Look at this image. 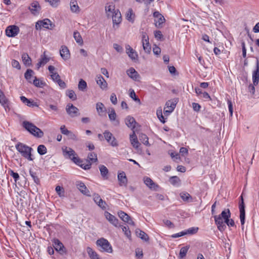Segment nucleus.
<instances>
[{
  "label": "nucleus",
  "instance_id": "f257e3e1",
  "mask_svg": "<svg viewBox=\"0 0 259 259\" xmlns=\"http://www.w3.org/2000/svg\"><path fill=\"white\" fill-rule=\"evenodd\" d=\"M22 126L35 137L42 138L44 136V132L40 128L29 121H23Z\"/></svg>",
  "mask_w": 259,
  "mask_h": 259
},
{
  "label": "nucleus",
  "instance_id": "f03ea898",
  "mask_svg": "<svg viewBox=\"0 0 259 259\" xmlns=\"http://www.w3.org/2000/svg\"><path fill=\"white\" fill-rule=\"evenodd\" d=\"M15 147L17 150L20 153L22 156L29 161L33 160V159L31 157L32 148L21 142H18L16 145Z\"/></svg>",
  "mask_w": 259,
  "mask_h": 259
},
{
  "label": "nucleus",
  "instance_id": "7ed1b4c3",
  "mask_svg": "<svg viewBox=\"0 0 259 259\" xmlns=\"http://www.w3.org/2000/svg\"><path fill=\"white\" fill-rule=\"evenodd\" d=\"M96 244L101 247V251L108 253L112 252V247L107 239L104 238H100L97 241Z\"/></svg>",
  "mask_w": 259,
  "mask_h": 259
},
{
  "label": "nucleus",
  "instance_id": "20e7f679",
  "mask_svg": "<svg viewBox=\"0 0 259 259\" xmlns=\"http://www.w3.org/2000/svg\"><path fill=\"white\" fill-rule=\"evenodd\" d=\"M55 27V24L52 23L49 19H45L38 21L35 24V28L37 30L41 29L42 27L52 30Z\"/></svg>",
  "mask_w": 259,
  "mask_h": 259
},
{
  "label": "nucleus",
  "instance_id": "39448f33",
  "mask_svg": "<svg viewBox=\"0 0 259 259\" xmlns=\"http://www.w3.org/2000/svg\"><path fill=\"white\" fill-rule=\"evenodd\" d=\"M66 111L67 113L71 117L73 118L79 115V109L71 103H69L67 105Z\"/></svg>",
  "mask_w": 259,
  "mask_h": 259
},
{
  "label": "nucleus",
  "instance_id": "423d86ee",
  "mask_svg": "<svg viewBox=\"0 0 259 259\" xmlns=\"http://www.w3.org/2000/svg\"><path fill=\"white\" fill-rule=\"evenodd\" d=\"M222 216L223 217L225 224H226L229 227H233L235 226L234 220L230 219V218L231 217V212L229 209L223 210L222 212Z\"/></svg>",
  "mask_w": 259,
  "mask_h": 259
},
{
  "label": "nucleus",
  "instance_id": "0eeeda50",
  "mask_svg": "<svg viewBox=\"0 0 259 259\" xmlns=\"http://www.w3.org/2000/svg\"><path fill=\"white\" fill-rule=\"evenodd\" d=\"M177 103V100H168L166 102L165 107L164 109V114L168 115L175 109Z\"/></svg>",
  "mask_w": 259,
  "mask_h": 259
},
{
  "label": "nucleus",
  "instance_id": "6e6552de",
  "mask_svg": "<svg viewBox=\"0 0 259 259\" xmlns=\"http://www.w3.org/2000/svg\"><path fill=\"white\" fill-rule=\"evenodd\" d=\"M53 246L55 250L59 252L60 254L66 253V249L63 243L58 239H54L53 241Z\"/></svg>",
  "mask_w": 259,
  "mask_h": 259
},
{
  "label": "nucleus",
  "instance_id": "1a4fd4ad",
  "mask_svg": "<svg viewBox=\"0 0 259 259\" xmlns=\"http://www.w3.org/2000/svg\"><path fill=\"white\" fill-rule=\"evenodd\" d=\"M72 161L85 170L89 169L91 167L92 163L88 160H87L85 163H83V161L78 157H73Z\"/></svg>",
  "mask_w": 259,
  "mask_h": 259
},
{
  "label": "nucleus",
  "instance_id": "9d476101",
  "mask_svg": "<svg viewBox=\"0 0 259 259\" xmlns=\"http://www.w3.org/2000/svg\"><path fill=\"white\" fill-rule=\"evenodd\" d=\"M153 16L155 18L154 21L156 27L157 28H161L162 24L164 23L165 21L164 17L157 11L153 13Z\"/></svg>",
  "mask_w": 259,
  "mask_h": 259
},
{
  "label": "nucleus",
  "instance_id": "9b49d317",
  "mask_svg": "<svg viewBox=\"0 0 259 259\" xmlns=\"http://www.w3.org/2000/svg\"><path fill=\"white\" fill-rule=\"evenodd\" d=\"M214 219L218 229L221 232L223 231L226 228V226L225 224V222L223 221L224 218L222 216V213L219 215H214Z\"/></svg>",
  "mask_w": 259,
  "mask_h": 259
},
{
  "label": "nucleus",
  "instance_id": "f8f14e48",
  "mask_svg": "<svg viewBox=\"0 0 259 259\" xmlns=\"http://www.w3.org/2000/svg\"><path fill=\"white\" fill-rule=\"evenodd\" d=\"M19 28L16 25H10L6 29V34L9 37H15L19 32Z\"/></svg>",
  "mask_w": 259,
  "mask_h": 259
},
{
  "label": "nucleus",
  "instance_id": "ddd939ff",
  "mask_svg": "<svg viewBox=\"0 0 259 259\" xmlns=\"http://www.w3.org/2000/svg\"><path fill=\"white\" fill-rule=\"evenodd\" d=\"M142 46L144 51L146 53L151 52V46L149 42V37L145 32H142Z\"/></svg>",
  "mask_w": 259,
  "mask_h": 259
},
{
  "label": "nucleus",
  "instance_id": "4468645a",
  "mask_svg": "<svg viewBox=\"0 0 259 259\" xmlns=\"http://www.w3.org/2000/svg\"><path fill=\"white\" fill-rule=\"evenodd\" d=\"M103 134L106 141L109 143L112 146L116 147L118 145L116 139L113 137L112 133L106 131Z\"/></svg>",
  "mask_w": 259,
  "mask_h": 259
},
{
  "label": "nucleus",
  "instance_id": "2eb2a0df",
  "mask_svg": "<svg viewBox=\"0 0 259 259\" xmlns=\"http://www.w3.org/2000/svg\"><path fill=\"white\" fill-rule=\"evenodd\" d=\"M76 186L81 193L88 196H91L90 191L83 182L77 181L76 182Z\"/></svg>",
  "mask_w": 259,
  "mask_h": 259
},
{
  "label": "nucleus",
  "instance_id": "dca6fc26",
  "mask_svg": "<svg viewBox=\"0 0 259 259\" xmlns=\"http://www.w3.org/2000/svg\"><path fill=\"white\" fill-rule=\"evenodd\" d=\"M62 151L63 155L66 158L70 159L72 160L73 157H76L75 156L76 155L75 152L70 147H65L62 148Z\"/></svg>",
  "mask_w": 259,
  "mask_h": 259
},
{
  "label": "nucleus",
  "instance_id": "f3484780",
  "mask_svg": "<svg viewBox=\"0 0 259 259\" xmlns=\"http://www.w3.org/2000/svg\"><path fill=\"white\" fill-rule=\"evenodd\" d=\"M96 81L102 90H104L107 89V82L101 75L99 74L96 76Z\"/></svg>",
  "mask_w": 259,
  "mask_h": 259
},
{
  "label": "nucleus",
  "instance_id": "a211bd4d",
  "mask_svg": "<svg viewBox=\"0 0 259 259\" xmlns=\"http://www.w3.org/2000/svg\"><path fill=\"white\" fill-rule=\"evenodd\" d=\"M125 49L126 54L132 60L138 59V55L137 53L129 45H126Z\"/></svg>",
  "mask_w": 259,
  "mask_h": 259
},
{
  "label": "nucleus",
  "instance_id": "6ab92c4d",
  "mask_svg": "<svg viewBox=\"0 0 259 259\" xmlns=\"http://www.w3.org/2000/svg\"><path fill=\"white\" fill-rule=\"evenodd\" d=\"M252 80L254 85H256L259 81V61L258 59H256V69L253 72Z\"/></svg>",
  "mask_w": 259,
  "mask_h": 259
},
{
  "label": "nucleus",
  "instance_id": "aec40b11",
  "mask_svg": "<svg viewBox=\"0 0 259 259\" xmlns=\"http://www.w3.org/2000/svg\"><path fill=\"white\" fill-rule=\"evenodd\" d=\"M126 73L130 78H132L133 80L135 81L139 80V78H140L139 74L133 67H131L129 69H128L126 71Z\"/></svg>",
  "mask_w": 259,
  "mask_h": 259
},
{
  "label": "nucleus",
  "instance_id": "412c9836",
  "mask_svg": "<svg viewBox=\"0 0 259 259\" xmlns=\"http://www.w3.org/2000/svg\"><path fill=\"white\" fill-rule=\"evenodd\" d=\"M94 200L95 202L102 209H105L106 208V203L103 201L100 195L95 194L94 195Z\"/></svg>",
  "mask_w": 259,
  "mask_h": 259
},
{
  "label": "nucleus",
  "instance_id": "4be33fe9",
  "mask_svg": "<svg viewBox=\"0 0 259 259\" xmlns=\"http://www.w3.org/2000/svg\"><path fill=\"white\" fill-rule=\"evenodd\" d=\"M125 123L128 127L131 128L133 130V131L136 127V124H137L135 118L131 116H127L125 118Z\"/></svg>",
  "mask_w": 259,
  "mask_h": 259
},
{
  "label": "nucleus",
  "instance_id": "5701e85b",
  "mask_svg": "<svg viewBox=\"0 0 259 259\" xmlns=\"http://www.w3.org/2000/svg\"><path fill=\"white\" fill-rule=\"evenodd\" d=\"M117 178L119 181V184L120 186H126L127 185V179L124 172L122 171L119 173L117 176Z\"/></svg>",
  "mask_w": 259,
  "mask_h": 259
},
{
  "label": "nucleus",
  "instance_id": "b1692460",
  "mask_svg": "<svg viewBox=\"0 0 259 259\" xmlns=\"http://www.w3.org/2000/svg\"><path fill=\"white\" fill-rule=\"evenodd\" d=\"M105 216L107 220L112 225L117 226L118 224V219L113 215L111 214L108 211H105Z\"/></svg>",
  "mask_w": 259,
  "mask_h": 259
},
{
  "label": "nucleus",
  "instance_id": "393cba45",
  "mask_svg": "<svg viewBox=\"0 0 259 259\" xmlns=\"http://www.w3.org/2000/svg\"><path fill=\"white\" fill-rule=\"evenodd\" d=\"M112 21L114 24H119L121 21V15L119 10L114 11L112 15Z\"/></svg>",
  "mask_w": 259,
  "mask_h": 259
},
{
  "label": "nucleus",
  "instance_id": "a878e982",
  "mask_svg": "<svg viewBox=\"0 0 259 259\" xmlns=\"http://www.w3.org/2000/svg\"><path fill=\"white\" fill-rule=\"evenodd\" d=\"M29 9L32 14H33L34 15H36L38 14L40 10V7L39 5V4L37 2H35L31 4Z\"/></svg>",
  "mask_w": 259,
  "mask_h": 259
},
{
  "label": "nucleus",
  "instance_id": "bb28decb",
  "mask_svg": "<svg viewBox=\"0 0 259 259\" xmlns=\"http://www.w3.org/2000/svg\"><path fill=\"white\" fill-rule=\"evenodd\" d=\"M130 141L131 144L135 148L137 149L139 147L140 144L138 140L137 137L134 131H133V134L130 135Z\"/></svg>",
  "mask_w": 259,
  "mask_h": 259
},
{
  "label": "nucleus",
  "instance_id": "cd10ccee",
  "mask_svg": "<svg viewBox=\"0 0 259 259\" xmlns=\"http://www.w3.org/2000/svg\"><path fill=\"white\" fill-rule=\"evenodd\" d=\"M21 101L26 105L28 107H38V105L36 102H34L33 101H31L30 100L28 99L24 96L20 97Z\"/></svg>",
  "mask_w": 259,
  "mask_h": 259
},
{
  "label": "nucleus",
  "instance_id": "c85d7f7f",
  "mask_svg": "<svg viewBox=\"0 0 259 259\" xmlns=\"http://www.w3.org/2000/svg\"><path fill=\"white\" fill-rule=\"evenodd\" d=\"M60 53L61 57L64 60H66L70 57L69 51L67 47L64 46L61 47L60 51Z\"/></svg>",
  "mask_w": 259,
  "mask_h": 259
},
{
  "label": "nucleus",
  "instance_id": "c756f323",
  "mask_svg": "<svg viewBox=\"0 0 259 259\" xmlns=\"http://www.w3.org/2000/svg\"><path fill=\"white\" fill-rule=\"evenodd\" d=\"M70 10L73 13H78L80 11L77 2L75 0H71L70 2Z\"/></svg>",
  "mask_w": 259,
  "mask_h": 259
},
{
  "label": "nucleus",
  "instance_id": "7c9ffc66",
  "mask_svg": "<svg viewBox=\"0 0 259 259\" xmlns=\"http://www.w3.org/2000/svg\"><path fill=\"white\" fill-rule=\"evenodd\" d=\"M9 101L3 92L0 90V103L5 108L9 107Z\"/></svg>",
  "mask_w": 259,
  "mask_h": 259
},
{
  "label": "nucleus",
  "instance_id": "2f4dec72",
  "mask_svg": "<svg viewBox=\"0 0 259 259\" xmlns=\"http://www.w3.org/2000/svg\"><path fill=\"white\" fill-rule=\"evenodd\" d=\"M99 168L102 177L105 180L108 179L109 171L107 168L104 165H100Z\"/></svg>",
  "mask_w": 259,
  "mask_h": 259
},
{
  "label": "nucleus",
  "instance_id": "473e14b6",
  "mask_svg": "<svg viewBox=\"0 0 259 259\" xmlns=\"http://www.w3.org/2000/svg\"><path fill=\"white\" fill-rule=\"evenodd\" d=\"M144 182L146 186L149 187L150 189L154 188L155 186L157 187V185H156L153 181L149 177H144Z\"/></svg>",
  "mask_w": 259,
  "mask_h": 259
},
{
  "label": "nucleus",
  "instance_id": "72a5a7b5",
  "mask_svg": "<svg viewBox=\"0 0 259 259\" xmlns=\"http://www.w3.org/2000/svg\"><path fill=\"white\" fill-rule=\"evenodd\" d=\"M109 118L111 121H114V125H118L119 124V121L118 120H116V114L114 109H112L110 113L108 115Z\"/></svg>",
  "mask_w": 259,
  "mask_h": 259
},
{
  "label": "nucleus",
  "instance_id": "f704fd0d",
  "mask_svg": "<svg viewBox=\"0 0 259 259\" xmlns=\"http://www.w3.org/2000/svg\"><path fill=\"white\" fill-rule=\"evenodd\" d=\"M87 252L91 259H100L98 254L91 247H88L87 249Z\"/></svg>",
  "mask_w": 259,
  "mask_h": 259
},
{
  "label": "nucleus",
  "instance_id": "c9c22d12",
  "mask_svg": "<svg viewBox=\"0 0 259 259\" xmlns=\"http://www.w3.org/2000/svg\"><path fill=\"white\" fill-rule=\"evenodd\" d=\"M22 60L24 64L26 66H29L31 64V59L26 53L22 55Z\"/></svg>",
  "mask_w": 259,
  "mask_h": 259
},
{
  "label": "nucleus",
  "instance_id": "e433bc0d",
  "mask_svg": "<svg viewBox=\"0 0 259 259\" xmlns=\"http://www.w3.org/2000/svg\"><path fill=\"white\" fill-rule=\"evenodd\" d=\"M181 198L184 201L187 202H192L193 201V198L187 192H183L180 193Z\"/></svg>",
  "mask_w": 259,
  "mask_h": 259
},
{
  "label": "nucleus",
  "instance_id": "4c0bfd02",
  "mask_svg": "<svg viewBox=\"0 0 259 259\" xmlns=\"http://www.w3.org/2000/svg\"><path fill=\"white\" fill-rule=\"evenodd\" d=\"M126 19L132 23H134L135 19V14L132 9H129L126 13Z\"/></svg>",
  "mask_w": 259,
  "mask_h": 259
},
{
  "label": "nucleus",
  "instance_id": "58836bf2",
  "mask_svg": "<svg viewBox=\"0 0 259 259\" xmlns=\"http://www.w3.org/2000/svg\"><path fill=\"white\" fill-rule=\"evenodd\" d=\"M73 37L75 39L76 42L78 43L79 45H82L83 44V39L80 33L78 31H75L74 32Z\"/></svg>",
  "mask_w": 259,
  "mask_h": 259
},
{
  "label": "nucleus",
  "instance_id": "ea45409f",
  "mask_svg": "<svg viewBox=\"0 0 259 259\" xmlns=\"http://www.w3.org/2000/svg\"><path fill=\"white\" fill-rule=\"evenodd\" d=\"M139 138L141 142L143 143L144 145L148 146H149L150 145L148 141V137L146 135L143 133H141L139 136Z\"/></svg>",
  "mask_w": 259,
  "mask_h": 259
},
{
  "label": "nucleus",
  "instance_id": "a19ab883",
  "mask_svg": "<svg viewBox=\"0 0 259 259\" xmlns=\"http://www.w3.org/2000/svg\"><path fill=\"white\" fill-rule=\"evenodd\" d=\"M136 233L137 235L142 240L145 241H148L149 240V237L148 235L144 231L138 230L136 231Z\"/></svg>",
  "mask_w": 259,
  "mask_h": 259
},
{
  "label": "nucleus",
  "instance_id": "79ce46f5",
  "mask_svg": "<svg viewBox=\"0 0 259 259\" xmlns=\"http://www.w3.org/2000/svg\"><path fill=\"white\" fill-rule=\"evenodd\" d=\"M88 159L91 163L96 162L98 161L97 155L95 152H91L88 154Z\"/></svg>",
  "mask_w": 259,
  "mask_h": 259
},
{
  "label": "nucleus",
  "instance_id": "37998d69",
  "mask_svg": "<svg viewBox=\"0 0 259 259\" xmlns=\"http://www.w3.org/2000/svg\"><path fill=\"white\" fill-rule=\"evenodd\" d=\"M87 88V82L82 79H80L78 84L79 90L84 91Z\"/></svg>",
  "mask_w": 259,
  "mask_h": 259
},
{
  "label": "nucleus",
  "instance_id": "c03bdc74",
  "mask_svg": "<svg viewBox=\"0 0 259 259\" xmlns=\"http://www.w3.org/2000/svg\"><path fill=\"white\" fill-rule=\"evenodd\" d=\"M189 247V246H186L181 248L179 253L180 258H182L186 255Z\"/></svg>",
  "mask_w": 259,
  "mask_h": 259
},
{
  "label": "nucleus",
  "instance_id": "a18cd8bd",
  "mask_svg": "<svg viewBox=\"0 0 259 259\" xmlns=\"http://www.w3.org/2000/svg\"><path fill=\"white\" fill-rule=\"evenodd\" d=\"M118 215L119 217L124 222L127 221L130 217L127 213L121 210L118 212Z\"/></svg>",
  "mask_w": 259,
  "mask_h": 259
},
{
  "label": "nucleus",
  "instance_id": "49530a36",
  "mask_svg": "<svg viewBox=\"0 0 259 259\" xmlns=\"http://www.w3.org/2000/svg\"><path fill=\"white\" fill-rule=\"evenodd\" d=\"M66 95L72 100L75 101L77 99V97L75 92L72 90H68L66 92Z\"/></svg>",
  "mask_w": 259,
  "mask_h": 259
},
{
  "label": "nucleus",
  "instance_id": "de8ad7c7",
  "mask_svg": "<svg viewBox=\"0 0 259 259\" xmlns=\"http://www.w3.org/2000/svg\"><path fill=\"white\" fill-rule=\"evenodd\" d=\"M29 174L31 177L32 178L34 182L37 185L39 184L40 181L39 178H38L36 173L32 170V169L29 170Z\"/></svg>",
  "mask_w": 259,
  "mask_h": 259
},
{
  "label": "nucleus",
  "instance_id": "09e8293b",
  "mask_svg": "<svg viewBox=\"0 0 259 259\" xmlns=\"http://www.w3.org/2000/svg\"><path fill=\"white\" fill-rule=\"evenodd\" d=\"M169 182L173 185H179L180 182V179L177 176H172L169 178Z\"/></svg>",
  "mask_w": 259,
  "mask_h": 259
},
{
  "label": "nucleus",
  "instance_id": "8fccbe9b",
  "mask_svg": "<svg viewBox=\"0 0 259 259\" xmlns=\"http://www.w3.org/2000/svg\"><path fill=\"white\" fill-rule=\"evenodd\" d=\"M33 73V71L31 69H27L26 72L25 73L24 76L25 78L29 82H31V78L32 76V74Z\"/></svg>",
  "mask_w": 259,
  "mask_h": 259
},
{
  "label": "nucleus",
  "instance_id": "3c124183",
  "mask_svg": "<svg viewBox=\"0 0 259 259\" xmlns=\"http://www.w3.org/2000/svg\"><path fill=\"white\" fill-rule=\"evenodd\" d=\"M37 152L41 155L47 153V148L44 145H40L37 147Z\"/></svg>",
  "mask_w": 259,
  "mask_h": 259
},
{
  "label": "nucleus",
  "instance_id": "603ef678",
  "mask_svg": "<svg viewBox=\"0 0 259 259\" xmlns=\"http://www.w3.org/2000/svg\"><path fill=\"white\" fill-rule=\"evenodd\" d=\"M8 173L14 179L15 183H16L19 179L20 177L19 174L17 172H14L13 170L9 169L8 170Z\"/></svg>",
  "mask_w": 259,
  "mask_h": 259
},
{
  "label": "nucleus",
  "instance_id": "864d4df0",
  "mask_svg": "<svg viewBox=\"0 0 259 259\" xmlns=\"http://www.w3.org/2000/svg\"><path fill=\"white\" fill-rule=\"evenodd\" d=\"M130 97L132 98L135 101L141 104L140 99L137 97L135 91L133 90H131L130 93Z\"/></svg>",
  "mask_w": 259,
  "mask_h": 259
},
{
  "label": "nucleus",
  "instance_id": "5fc2aeb1",
  "mask_svg": "<svg viewBox=\"0 0 259 259\" xmlns=\"http://www.w3.org/2000/svg\"><path fill=\"white\" fill-rule=\"evenodd\" d=\"M49 58H48L46 55V52H44V54L41 56L39 61L43 64V65H45L49 61Z\"/></svg>",
  "mask_w": 259,
  "mask_h": 259
},
{
  "label": "nucleus",
  "instance_id": "6e6d98bb",
  "mask_svg": "<svg viewBox=\"0 0 259 259\" xmlns=\"http://www.w3.org/2000/svg\"><path fill=\"white\" fill-rule=\"evenodd\" d=\"M104 105L103 103L98 102L96 104V109L99 114L104 111Z\"/></svg>",
  "mask_w": 259,
  "mask_h": 259
},
{
  "label": "nucleus",
  "instance_id": "4d7b16f0",
  "mask_svg": "<svg viewBox=\"0 0 259 259\" xmlns=\"http://www.w3.org/2000/svg\"><path fill=\"white\" fill-rule=\"evenodd\" d=\"M240 219L241 226H242V229L243 228V225L245 223V211H243V209H242V211H240Z\"/></svg>",
  "mask_w": 259,
  "mask_h": 259
},
{
  "label": "nucleus",
  "instance_id": "13d9d810",
  "mask_svg": "<svg viewBox=\"0 0 259 259\" xmlns=\"http://www.w3.org/2000/svg\"><path fill=\"white\" fill-rule=\"evenodd\" d=\"M198 230V228L192 227L186 231H184V233H186V234H194L196 233Z\"/></svg>",
  "mask_w": 259,
  "mask_h": 259
},
{
  "label": "nucleus",
  "instance_id": "bf43d9fd",
  "mask_svg": "<svg viewBox=\"0 0 259 259\" xmlns=\"http://www.w3.org/2000/svg\"><path fill=\"white\" fill-rule=\"evenodd\" d=\"M33 83L35 87L39 88L42 87L44 85V83L41 81H39L36 77H35Z\"/></svg>",
  "mask_w": 259,
  "mask_h": 259
},
{
  "label": "nucleus",
  "instance_id": "052dcab7",
  "mask_svg": "<svg viewBox=\"0 0 259 259\" xmlns=\"http://www.w3.org/2000/svg\"><path fill=\"white\" fill-rule=\"evenodd\" d=\"M240 201L239 202V211H242V209H243V211H245V204L244 202L243 196L241 195L240 197Z\"/></svg>",
  "mask_w": 259,
  "mask_h": 259
},
{
  "label": "nucleus",
  "instance_id": "680f3d73",
  "mask_svg": "<svg viewBox=\"0 0 259 259\" xmlns=\"http://www.w3.org/2000/svg\"><path fill=\"white\" fill-rule=\"evenodd\" d=\"M123 232H124L125 235L127 237H130L131 235V231L128 226H123L122 227Z\"/></svg>",
  "mask_w": 259,
  "mask_h": 259
},
{
  "label": "nucleus",
  "instance_id": "e2e57ef3",
  "mask_svg": "<svg viewBox=\"0 0 259 259\" xmlns=\"http://www.w3.org/2000/svg\"><path fill=\"white\" fill-rule=\"evenodd\" d=\"M47 2L53 7H57L59 4V0H48Z\"/></svg>",
  "mask_w": 259,
  "mask_h": 259
},
{
  "label": "nucleus",
  "instance_id": "0e129e2a",
  "mask_svg": "<svg viewBox=\"0 0 259 259\" xmlns=\"http://www.w3.org/2000/svg\"><path fill=\"white\" fill-rule=\"evenodd\" d=\"M61 132L62 134L67 136L70 131L68 130L65 125H63L60 127Z\"/></svg>",
  "mask_w": 259,
  "mask_h": 259
},
{
  "label": "nucleus",
  "instance_id": "69168bd1",
  "mask_svg": "<svg viewBox=\"0 0 259 259\" xmlns=\"http://www.w3.org/2000/svg\"><path fill=\"white\" fill-rule=\"evenodd\" d=\"M113 48L117 52L122 53L123 52V49L122 47L117 44H114Z\"/></svg>",
  "mask_w": 259,
  "mask_h": 259
},
{
  "label": "nucleus",
  "instance_id": "338daca9",
  "mask_svg": "<svg viewBox=\"0 0 259 259\" xmlns=\"http://www.w3.org/2000/svg\"><path fill=\"white\" fill-rule=\"evenodd\" d=\"M110 101L114 105L117 104V100L115 93H112L110 96Z\"/></svg>",
  "mask_w": 259,
  "mask_h": 259
},
{
  "label": "nucleus",
  "instance_id": "774afa93",
  "mask_svg": "<svg viewBox=\"0 0 259 259\" xmlns=\"http://www.w3.org/2000/svg\"><path fill=\"white\" fill-rule=\"evenodd\" d=\"M200 97L202 98L205 101L211 100L210 96L206 92H203Z\"/></svg>",
  "mask_w": 259,
  "mask_h": 259
}]
</instances>
